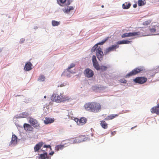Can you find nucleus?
<instances>
[{
  "instance_id": "1",
  "label": "nucleus",
  "mask_w": 159,
  "mask_h": 159,
  "mask_svg": "<svg viewBox=\"0 0 159 159\" xmlns=\"http://www.w3.org/2000/svg\"><path fill=\"white\" fill-rule=\"evenodd\" d=\"M84 107L87 110L95 113L99 112L101 110L100 104L94 102L86 103Z\"/></svg>"
},
{
  "instance_id": "2",
  "label": "nucleus",
  "mask_w": 159,
  "mask_h": 159,
  "mask_svg": "<svg viewBox=\"0 0 159 159\" xmlns=\"http://www.w3.org/2000/svg\"><path fill=\"white\" fill-rule=\"evenodd\" d=\"M143 70V69L142 67L136 68L126 75L125 76V77L126 78H129L131 76L135 75L140 73Z\"/></svg>"
},
{
  "instance_id": "3",
  "label": "nucleus",
  "mask_w": 159,
  "mask_h": 159,
  "mask_svg": "<svg viewBox=\"0 0 159 159\" xmlns=\"http://www.w3.org/2000/svg\"><path fill=\"white\" fill-rule=\"evenodd\" d=\"M96 57L99 61H101L103 58L104 53L102 49L100 47H98L96 50Z\"/></svg>"
},
{
  "instance_id": "4",
  "label": "nucleus",
  "mask_w": 159,
  "mask_h": 159,
  "mask_svg": "<svg viewBox=\"0 0 159 159\" xmlns=\"http://www.w3.org/2000/svg\"><path fill=\"white\" fill-rule=\"evenodd\" d=\"M29 122L31 125L35 128L38 129H40V127L39 124L36 120L33 118H30L29 120Z\"/></svg>"
},
{
  "instance_id": "5",
  "label": "nucleus",
  "mask_w": 159,
  "mask_h": 159,
  "mask_svg": "<svg viewBox=\"0 0 159 159\" xmlns=\"http://www.w3.org/2000/svg\"><path fill=\"white\" fill-rule=\"evenodd\" d=\"M119 47V46L117 44L112 45L105 50L104 54L107 55L110 52L116 50V49L118 48Z\"/></svg>"
},
{
  "instance_id": "6",
  "label": "nucleus",
  "mask_w": 159,
  "mask_h": 159,
  "mask_svg": "<svg viewBox=\"0 0 159 159\" xmlns=\"http://www.w3.org/2000/svg\"><path fill=\"white\" fill-rule=\"evenodd\" d=\"M147 81V79L145 77H137L133 79V81L136 83L142 84L145 83Z\"/></svg>"
},
{
  "instance_id": "7",
  "label": "nucleus",
  "mask_w": 159,
  "mask_h": 159,
  "mask_svg": "<svg viewBox=\"0 0 159 159\" xmlns=\"http://www.w3.org/2000/svg\"><path fill=\"white\" fill-rule=\"evenodd\" d=\"M140 34L141 32H134L124 33L121 35V36L122 38H124L126 37H130L139 35Z\"/></svg>"
},
{
  "instance_id": "8",
  "label": "nucleus",
  "mask_w": 159,
  "mask_h": 159,
  "mask_svg": "<svg viewBox=\"0 0 159 159\" xmlns=\"http://www.w3.org/2000/svg\"><path fill=\"white\" fill-rule=\"evenodd\" d=\"M57 3L60 6H68L73 1V0H57Z\"/></svg>"
},
{
  "instance_id": "9",
  "label": "nucleus",
  "mask_w": 159,
  "mask_h": 159,
  "mask_svg": "<svg viewBox=\"0 0 159 159\" xmlns=\"http://www.w3.org/2000/svg\"><path fill=\"white\" fill-rule=\"evenodd\" d=\"M84 75L87 78L92 77L94 75V73L93 70L89 68L86 69L84 72Z\"/></svg>"
},
{
  "instance_id": "10",
  "label": "nucleus",
  "mask_w": 159,
  "mask_h": 159,
  "mask_svg": "<svg viewBox=\"0 0 159 159\" xmlns=\"http://www.w3.org/2000/svg\"><path fill=\"white\" fill-rule=\"evenodd\" d=\"M151 111L152 113H156L159 115V103L157 106L152 107L151 109Z\"/></svg>"
},
{
  "instance_id": "11",
  "label": "nucleus",
  "mask_w": 159,
  "mask_h": 159,
  "mask_svg": "<svg viewBox=\"0 0 159 159\" xmlns=\"http://www.w3.org/2000/svg\"><path fill=\"white\" fill-rule=\"evenodd\" d=\"M32 64L30 62H28L25 64L24 67V70L26 71H30L32 69Z\"/></svg>"
},
{
  "instance_id": "12",
  "label": "nucleus",
  "mask_w": 159,
  "mask_h": 159,
  "mask_svg": "<svg viewBox=\"0 0 159 159\" xmlns=\"http://www.w3.org/2000/svg\"><path fill=\"white\" fill-rule=\"evenodd\" d=\"M43 144V142H39L36 144L34 147V152H38Z\"/></svg>"
},
{
  "instance_id": "13",
  "label": "nucleus",
  "mask_w": 159,
  "mask_h": 159,
  "mask_svg": "<svg viewBox=\"0 0 159 159\" xmlns=\"http://www.w3.org/2000/svg\"><path fill=\"white\" fill-rule=\"evenodd\" d=\"M39 159H45L46 158L48 159H50V157L48 156V153L47 152H45L43 153L39 154Z\"/></svg>"
},
{
  "instance_id": "14",
  "label": "nucleus",
  "mask_w": 159,
  "mask_h": 159,
  "mask_svg": "<svg viewBox=\"0 0 159 159\" xmlns=\"http://www.w3.org/2000/svg\"><path fill=\"white\" fill-rule=\"evenodd\" d=\"M54 121V118L46 117L44 121V123L46 125L51 124L53 123Z\"/></svg>"
},
{
  "instance_id": "15",
  "label": "nucleus",
  "mask_w": 159,
  "mask_h": 159,
  "mask_svg": "<svg viewBox=\"0 0 159 159\" xmlns=\"http://www.w3.org/2000/svg\"><path fill=\"white\" fill-rule=\"evenodd\" d=\"M23 127L25 130L27 131H33V127L30 125L25 123L23 125Z\"/></svg>"
},
{
  "instance_id": "16",
  "label": "nucleus",
  "mask_w": 159,
  "mask_h": 159,
  "mask_svg": "<svg viewBox=\"0 0 159 159\" xmlns=\"http://www.w3.org/2000/svg\"><path fill=\"white\" fill-rule=\"evenodd\" d=\"M74 8L72 6H68L62 9L63 11L65 13L68 14L71 10H73Z\"/></svg>"
},
{
  "instance_id": "17",
  "label": "nucleus",
  "mask_w": 159,
  "mask_h": 159,
  "mask_svg": "<svg viewBox=\"0 0 159 159\" xmlns=\"http://www.w3.org/2000/svg\"><path fill=\"white\" fill-rule=\"evenodd\" d=\"M17 137L15 134L12 135L11 141L10 143V145L14 144L17 143Z\"/></svg>"
},
{
  "instance_id": "18",
  "label": "nucleus",
  "mask_w": 159,
  "mask_h": 159,
  "mask_svg": "<svg viewBox=\"0 0 159 159\" xmlns=\"http://www.w3.org/2000/svg\"><path fill=\"white\" fill-rule=\"evenodd\" d=\"M70 72V73H74L73 71H70V70H67V69H66V70H65L63 72V73H62V74L61 75L62 76H67V77H69V78L70 77V75L69 73Z\"/></svg>"
},
{
  "instance_id": "19",
  "label": "nucleus",
  "mask_w": 159,
  "mask_h": 159,
  "mask_svg": "<svg viewBox=\"0 0 159 159\" xmlns=\"http://www.w3.org/2000/svg\"><path fill=\"white\" fill-rule=\"evenodd\" d=\"M131 41H129L127 40H124L118 41L117 42L116 44L117 45L122 44H129L131 43Z\"/></svg>"
},
{
  "instance_id": "20",
  "label": "nucleus",
  "mask_w": 159,
  "mask_h": 159,
  "mask_svg": "<svg viewBox=\"0 0 159 159\" xmlns=\"http://www.w3.org/2000/svg\"><path fill=\"white\" fill-rule=\"evenodd\" d=\"M87 119L84 117H81L79 119V121L78 123L79 125H83L87 121Z\"/></svg>"
},
{
  "instance_id": "21",
  "label": "nucleus",
  "mask_w": 159,
  "mask_h": 159,
  "mask_svg": "<svg viewBox=\"0 0 159 159\" xmlns=\"http://www.w3.org/2000/svg\"><path fill=\"white\" fill-rule=\"evenodd\" d=\"M103 87H102L100 85H95L92 87V89L93 91H97V90H101L102 89Z\"/></svg>"
},
{
  "instance_id": "22",
  "label": "nucleus",
  "mask_w": 159,
  "mask_h": 159,
  "mask_svg": "<svg viewBox=\"0 0 159 159\" xmlns=\"http://www.w3.org/2000/svg\"><path fill=\"white\" fill-rule=\"evenodd\" d=\"M70 100H71V98H69L68 97L66 96H61V102H64L66 101L68 102Z\"/></svg>"
},
{
  "instance_id": "23",
  "label": "nucleus",
  "mask_w": 159,
  "mask_h": 159,
  "mask_svg": "<svg viewBox=\"0 0 159 159\" xmlns=\"http://www.w3.org/2000/svg\"><path fill=\"white\" fill-rule=\"evenodd\" d=\"M118 116V115L116 114H112L107 116L104 120H109L113 119L114 118Z\"/></svg>"
},
{
  "instance_id": "24",
  "label": "nucleus",
  "mask_w": 159,
  "mask_h": 159,
  "mask_svg": "<svg viewBox=\"0 0 159 159\" xmlns=\"http://www.w3.org/2000/svg\"><path fill=\"white\" fill-rule=\"evenodd\" d=\"M131 4L130 3H127L125 2L122 5V7L123 9H127L129 8L131 6Z\"/></svg>"
},
{
  "instance_id": "25",
  "label": "nucleus",
  "mask_w": 159,
  "mask_h": 159,
  "mask_svg": "<svg viewBox=\"0 0 159 159\" xmlns=\"http://www.w3.org/2000/svg\"><path fill=\"white\" fill-rule=\"evenodd\" d=\"M100 125L104 129H107V124L104 120L101 121Z\"/></svg>"
},
{
  "instance_id": "26",
  "label": "nucleus",
  "mask_w": 159,
  "mask_h": 159,
  "mask_svg": "<svg viewBox=\"0 0 159 159\" xmlns=\"http://www.w3.org/2000/svg\"><path fill=\"white\" fill-rule=\"evenodd\" d=\"M93 67L96 69V70H99L100 66L98 61L93 62Z\"/></svg>"
},
{
  "instance_id": "27",
  "label": "nucleus",
  "mask_w": 159,
  "mask_h": 159,
  "mask_svg": "<svg viewBox=\"0 0 159 159\" xmlns=\"http://www.w3.org/2000/svg\"><path fill=\"white\" fill-rule=\"evenodd\" d=\"M65 143H64L63 145H58L56 146L55 147L56 150L57 151H59V150H61L65 147L64 144Z\"/></svg>"
},
{
  "instance_id": "28",
  "label": "nucleus",
  "mask_w": 159,
  "mask_h": 159,
  "mask_svg": "<svg viewBox=\"0 0 159 159\" xmlns=\"http://www.w3.org/2000/svg\"><path fill=\"white\" fill-rule=\"evenodd\" d=\"M138 4L139 6H141L146 4V2L145 0H139Z\"/></svg>"
},
{
  "instance_id": "29",
  "label": "nucleus",
  "mask_w": 159,
  "mask_h": 159,
  "mask_svg": "<svg viewBox=\"0 0 159 159\" xmlns=\"http://www.w3.org/2000/svg\"><path fill=\"white\" fill-rule=\"evenodd\" d=\"M45 80V77L44 75H41L39 76L38 79V80L39 82H43Z\"/></svg>"
},
{
  "instance_id": "30",
  "label": "nucleus",
  "mask_w": 159,
  "mask_h": 159,
  "mask_svg": "<svg viewBox=\"0 0 159 159\" xmlns=\"http://www.w3.org/2000/svg\"><path fill=\"white\" fill-rule=\"evenodd\" d=\"M52 25L53 26H57L60 24V22L55 20H52Z\"/></svg>"
},
{
  "instance_id": "31",
  "label": "nucleus",
  "mask_w": 159,
  "mask_h": 159,
  "mask_svg": "<svg viewBox=\"0 0 159 159\" xmlns=\"http://www.w3.org/2000/svg\"><path fill=\"white\" fill-rule=\"evenodd\" d=\"M107 67L106 66H104L102 65L100 66L99 67V70H101L102 71H104L106 70L107 69Z\"/></svg>"
},
{
  "instance_id": "32",
  "label": "nucleus",
  "mask_w": 159,
  "mask_h": 159,
  "mask_svg": "<svg viewBox=\"0 0 159 159\" xmlns=\"http://www.w3.org/2000/svg\"><path fill=\"white\" fill-rule=\"evenodd\" d=\"M57 94H53L51 97V100L53 101L56 102V99Z\"/></svg>"
},
{
  "instance_id": "33",
  "label": "nucleus",
  "mask_w": 159,
  "mask_h": 159,
  "mask_svg": "<svg viewBox=\"0 0 159 159\" xmlns=\"http://www.w3.org/2000/svg\"><path fill=\"white\" fill-rule=\"evenodd\" d=\"M149 29L150 31L152 33L157 32L154 25L152 26V28L149 27Z\"/></svg>"
},
{
  "instance_id": "34",
  "label": "nucleus",
  "mask_w": 159,
  "mask_h": 159,
  "mask_svg": "<svg viewBox=\"0 0 159 159\" xmlns=\"http://www.w3.org/2000/svg\"><path fill=\"white\" fill-rule=\"evenodd\" d=\"M75 64L74 63H71L70 65V66H68V68L67 69V70H70L71 68H72L73 67H75Z\"/></svg>"
},
{
  "instance_id": "35",
  "label": "nucleus",
  "mask_w": 159,
  "mask_h": 159,
  "mask_svg": "<svg viewBox=\"0 0 159 159\" xmlns=\"http://www.w3.org/2000/svg\"><path fill=\"white\" fill-rule=\"evenodd\" d=\"M110 38V37L109 36H108L103 39L102 40V41L103 42V43L104 44L105 43H106V42L108 41V40Z\"/></svg>"
},
{
  "instance_id": "36",
  "label": "nucleus",
  "mask_w": 159,
  "mask_h": 159,
  "mask_svg": "<svg viewBox=\"0 0 159 159\" xmlns=\"http://www.w3.org/2000/svg\"><path fill=\"white\" fill-rule=\"evenodd\" d=\"M61 97L59 95L57 96V98L56 99V102H61Z\"/></svg>"
},
{
  "instance_id": "37",
  "label": "nucleus",
  "mask_w": 159,
  "mask_h": 159,
  "mask_svg": "<svg viewBox=\"0 0 159 159\" xmlns=\"http://www.w3.org/2000/svg\"><path fill=\"white\" fill-rule=\"evenodd\" d=\"M92 62H94L97 61V60L96 58V57L95 55H93L92 57Z\"/></svg>"
},
{
  "instance_id": "38",
  "label": "nucleus",
  "mask_w": 159,
  "mask_h": 159,
  "mask_svg": "<svg viewBox=\"0 0 159 159\" xmlns=\"http://www.w3.org/2000/svg\"><path fill=\"white\" fill-rule=\"evenodd\" d=\"M119 81L121 83L125 84L126 83L127 81L125 79L123 78L119 80Z\"/></svg>"
},
{
  "instance_id": "39",
  "label": "nucleus",
  "mask_w": 159,
  "mask_h": 159,
  "mask_svg": "<svg viewBox=\"0 0 159 159\" xmlns=\"http://www.w3.org/2000/svg\"><path fill=\"white\" fill-rule=\"evenodd\" d=\"M43 148H50L51 150L52 149L51 148V146L50 145L45 144L44 145Z\"/></svg>"
},
{
  "instance_id": "40",
  "label": "nucleus",
  "mask_w": 159,
  "mask_h": 159,
  "mask_svg": "<svg viewBox=\"0 0 159 159\" xmlns=\"http://www.w3.org/2000/svg\"><path fill=\"white\" fill-rule=\"evenodd\" d=\"M157 32H159V25H154Z\"/></svg>"
},
{
  "instance_id": "41",
  "label": "nucleus",
  "mask_w": 159,
  "mask_h": 159,
  "mask_svg": "<svg viewBox=\"0 0 159 159\" xmlns=\"http://www.w3.org/2000/svg\"><path fill=\"white\" fill-rule=\"evenodd\" d=\"M15 117L17 119L25 117L23 116L22 115H21V114L20 115H16L15 116Z\"/></svg>"
},
{
  "instance_id": "42",
  "label": "nucleus",
  "mask_w": 159,
  "mask_h": 159,
  "mask_svg": "<svg viewBox=\"0 0 159 159\" xmlns=\"http://www.w3.org/2000/svg\"><path fill=\"white\" fill-rule=\"evenodd\" d=\"M151 22V21L149 20L147 21H145L143 23V25H149Z\"/></svg>"
},
{
  "instance_id": "43",
  "label": "nucleus",
  "mask_w": 159,
  "mask_h": 159,
  "mask_svg": "<svg viewBox=\"0 0 159 159\" xmlns=\"http://www.w3.org/2000/svg\"><path fill=\"white\" fill-rule=\"evenodd\" d=\"M21 115L23 116H27L29 115V114L27 112H22L21 114Z\"/></svg>"
},
{
  "instance_id": "44",
  "label": "nucleus",
  "mask_w": 159,
  "mask_h": 159,
  "mask_svg": "<svg viewBox=\"0 0 159 159\" xmlns=\"http://www.w3.org/2000/svg\"><path fill=\"white\" fill-rule=\"evenodd\" d=\"M88 139L89 140V138L88 137H86L82 139V142H84L86 141H87Z\"/></svg>"
},
{
  "instance_id": "45",
  "label": "nucleus",
  "mask_w": 159,
  "mask_h": 159,
  "mask_svg": "<svg viewBox=\"0 0 159 159\" xmlns=\"http://www.w3.org/2000/svg\"><path fill=\"white\" fill-rule=\"evenodd\" d=\"M76 142L77 143H79L82 142V139H76Z\"/></svg>"
},
{
  "instance_id": "46",
  "label": "nucleus",
  "mask_w": 159,
  "mask_h": 159,
  "mask_svg": "<svg viewBox=\"0 0 159 159\" xmlns=\"http://www.w3.org/2000/svg\"><path fill=\"white\" fill-rule=\"evenodd\" d=\"M96 50V49L95 48V47H93L91 49V52L92 53L95 52Z\"/></svg>"
},
{
  "instance_id": "47",
  "label": "nucleus",
  "mask_w": 159,
  "mask_h": 159,
  "mask_svg": "<svg viewBox=\"0 0 159 159\" xmlns=\"http://www.w3.org/2000/svg\"><path fill=\"white\" fill-rule=\"evenodd\" d=\"M74 120L75 121V122H76L77 123V125H78V123H79V119L78 118H74Z\"/></svg>"
},
{
  "instance_id": "48",
  "label": "nucleus",
  "mask_w": 159,
  "mask_h": 159,
  "mask_svg": "<svg viewBox=\"0 0 159 159\" xmlns=\"http://www.w3.org/2000/svg\"><path fill=\"white\" fill-rule=\"evenodd\" d=\"M25 39L24 38H22L21 39L20 41V43H23L25 41Z\"/></svg>"
},
{
  "instance_id": "49",
  "label": "nucleus",
  "mask_w": 159,
  "mask_h": 159,
  "mask_svg": "<svg viewBox=\"0 0 159 159\" xmlns=\"http://www.w3.org/2000/svg\"><path fill=\"white\" fill-rule=\"evenodd\" d=\"M66 141H67V143H69L70 144H73L72 140H67Z\"/></svg>"
},
{
  "instance_id": "50",
  "label": "nucleus",
  "mask_w": 159,
  "mask_h": 159,
  "mask_svg": "<svg viewBox=\"0 0 159 159\" xmlns=\"http://www.w3.org/2000/svg\"><path fill=\"white\" fill-rule=\"evenodd\" d=\"M97 43L98 45H102L104 44L102 41Z\"/></svg>"
},
{
  "instance_id": "51",
  "label": "nucleus",
  "mask_w": 159,
  "mask_h": 159,
  "mask_svg": "<svg viewBox=\"0 0 159 159\" xmlns=\"http://www.w3.org/2000/svg\"><path fill=\"white\" fill-rule=\"evenodd\" d=\"M154 71L156 73H158L159 71V67L156 68Z\"/></svg>"
},
{
  "instance_id": "52",
  "label": "nucleus",
  "mask_w": 159,
  "mask_h": 159,
  "mask_svg": "<svg viewBox=\"0 0 159 159\" xmlns=\"http://www.w3.org/2000/svg\"><path fill=\"white\" fill-rule=\"evenodd\" d=\"M54 152L53 151H51L50 153H49V155L51 156H52L54 154Z\"/></svg>"
},
{
  "instance_id": "53",
  "label": "nucleus",
  "mask_w": 159,
  "mask_h": 159,
  "mask_svg": "<svg viewBox=\"0 0 159 159\" xmlns=\"http://www.w3.org/2000/svg\"><path fill=\"white\" fill-rule=\"evenodd\" d=\"M98 45L97 44V43L95 44L93 47H95V48L96 49L98 48Z\"/></svg>"
},
{
  "instance_id": "54",
  "label": "nucleus",
  "mask_w": 159,
  "mask_h": 159,
  "mask_svg": "<svg viewBox=\"0 0 159 159\" xmlns=\"http://www.w3.org/2000/svg\"><path fill=\"white\" fill-rule=\"evenodd\" d=\"M116 131H114L113 132H111V134L112 135H113L115 134L116 133Z\"/></svg>"
},
{
  "instance_id": "55",
  "label": "nucleus",
  "mask_w": 159,
  "mask_h": 159,
  "mask_svg": "<svg viewBox=\"0 0 159 159\" xmlns=\"http://www.w3.org/2000/svg\"><path fill=\"white\" fill-rule=\"evenodd\" d=\"M73 144L77 143L76 142V139H75L74 140H73Z\"/></svg>"
},
{
  "instance_id": "56",
  "label": "nucleus",
  "mask_w": 159,
  "mask_h": 159,
  "mask_svg": "<svg viewBox=\"0 0 159 159\" xmlns=\"http://www.w3.org/2000/svg\"><path fill=\"white\" fill-rule=\"evenodd\" d=\"M133 7L134 8H136L137 7V4H134L133 5Z\"/></svg>"
},
{
  "instance_id": "57",
  "label": "nucleus",
  "mask_w": 159,
  "mask_h": 159,
  "mask_svg": "<svg viewBox=\"0 0 159 159\" xmlns=\"http://www.w3.org/2000/svg\"><path fill=\"white\" fill-rule=\"evenodd\" d=\"M17 127H19L20 128H21L22 129H23V126L22 125H17Z\"/></svg>"
},
{
  "instance_id": "58",
  "label": "nucleus",
  "mask_w": 159,
  "mask_h": 159,
  "mask_svg": "<svg viewBox=\"0 0 159 159\" xmlns=\"http://www.w3.org/2000/svg\"><path fill=\"white\" fill-rule=\"evenodd\" d=\"M23 96V95H18V94H17L16 95H15V97H19V96Z\"/></svg>"
},
{
  "instance_id": "59",
  "label": "nucleus",
  "mask_w": 159,
  "mask_h": 159,
  "mask_svg": "<svg viewBox=\"0 0 159 159\" xmlns=\"http://www.w3.org/2000/svg\"><path fill=\"white\" fill-rule=\"evenodd\" d=\"M38 27L37 26H35L34 27V28L35 29H38Z\"/></svg>"
},
{
  "instance_id": "60",
  "label": "nucleus",
  "mask_w": 159,
  "mask_h": 159,
  "mask_svg": "<svg viewBox=\"0 0 159 159\" xmlns=\"http://www.w3.org/2000/svg\"><path fill=\"white\" fill-rule=\"evenodd\" d=\"M136 127H137V126L136 125V126H134V127H132V128H131V129H133L134 128H135Z\"/></svg>"
},
{
  "instance_id": "61",
  "label": "nucleus",
  "mask_w": 159,
  "mask_h": 159,
  "mask_svg": "<svg viewBox=\"0 0 159 159\" xmlns=\"http://www.w3.org/2000/svg\"><path fill=\"white\" fill-rule=\"evenodd\" d=\"M41 151H43V153H44L45 152V150H44L43 149H42L41 150Z\"/></svg>"
},
{
  "instance_id": "62",
  "label": "nucleus",
  "mask_w": 159,
  "mask_h": 159,
  "mask_svg": "<svg viewBox=\"0 0 159 159\" xmlns=\"http://www.w3.org/2000/svg\"><path fill=\"white\" fill-rule=\"evenodd\" d=\"M2 48H0V53L2 52Z\"/></svg>"
},
{
  "instance_id": "63",
  "label": "nucleus",
  "mask_w": 159,
  "mask_h": 159,
  "mask_svg": "<svg viewBox=\"0 0 159 159\" xmlns=\"http://www.w3.org/2000/svg\"><path fill=\"white\" fill-rule=\"evenodd\" d=\"M154 35H159V33L154 34Z\"/></svg>"
},
{
  "instance_id": "64",
  "label": "nucleus",
  "mask_w": 159,
  "mask_h": 159,
  "mask_svg": "<svg viewBox=\"0 0 159 159\" xmlns=\"http://www.w3.org/2000/svg\"><path fill=\"white\" fill-rule=\"evenodd\" d=\"M101 7H102L103 8V7H104V5H102Z\"/></svg>"
}]
</instances>
